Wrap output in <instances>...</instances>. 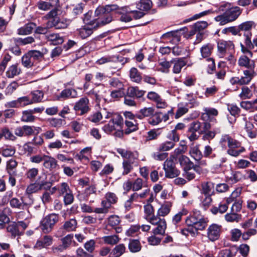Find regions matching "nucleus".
Listing matches in <instances>:
<instances>
[{"instance_id": "c85d7f7f", "label": "nucleus", "mask_w": 257, "mask_h": 257, "mask_svg": "<svg viewBox=\"0 0 257 257\" xmlns=\"http://www.w3.org/2000/svg\"><path fill=\"white\" fill-rule=\"evenodd\" d=\"M112 17L110 14H104L97 19L96 27L103 26L112 21Z\"/></svg>"}, {"instance_id": "9b49d317", "label": "nucleus", "mask_w": 257, "mask_h": 257, "mask_svg": "<svg viewBox=\"0 0 257 257\" xmlns=\"http://www.w3.org/2000/svg\"><path fill=\"white\" fill-rule=\"evenodd\" d=\"M53 240V239L51 236L45 235L37 240L34 248L37 249L47 248L52 244Z\"/></svg>"}, {"instance_id": "f257e3e1", "label": "nucleus", "mask_w": 257, "mask_h": 257, "mask_svg": "<svg viewBox=\"0 0 257 257\" xmlns=\"http://www.w3.org/2000/svg\"><path fill=\"white\" fill-rule=\"evenodd\" d=\"M187 149L185 145L180 144L178 148L175 149L173 154L171 156L172 159L166 160L164 164L166 177H177L179 175L180 171L175 167L173 159L177 158L180 155H183L182 154L187 151Z\"/></svg>"}, {"instance_id": "2f4dec72", "label": "nucleus", "mask_w": 257, "mask_h": 257, "mask_svg": "<svg viewBox=\"0 0 257 257\" xmlns=\"http://www.w3.org/2000/svg\"><path fill=\"white\" fill-rule=\"evenodd\" d=\"M125 246L123 244L116 245L110 252L109 257H119L125 251Z\"/></svg>"}, {"instance_id": "37998d69", "label": "nucleus", "mask_w": 257, "mask_h": 257, "mask_svg": "<svg viewBox=\"0 0 257 257\" xmlns=\"http://www.w3.org/2000/svg\"><path fill=\"white\" fill-rule=\"evenodd\" d=\"M175 143L172 141H166L161 144L158 149L160 152H166L173 149Z\"/></svg>"}, {"instance_id": "8fccbe9b", "label": "nucleus", "mask_w": 257, "mask_h": 257, "mask_svg": "<svg viewBox=\"0 0 257 257\" xmlns=\"http://www.w3.org/2000/svg\"><path fill=\"white\" fill-rule=\"evenodd\" d=\"M17 99L20 108L32 104V101H31V98L28 96L20 97Z\"/></svg>"}, {"instance_id": "4be33fe9", "label": "nucleus", "mask_w": 257, "mask_h": 257, "mask_svg": "<svg viewBox=\"0 0 257 257\" xmlns=\"http://www.w3.org/2000/svg\"><path fill=\"white\" fill-rule=\"evenodd\" d=\"M172 61L173 63V72L175 74L180 73L182 68L187 64L183 58H178Z\"/></svg>"}, {"instance_id": "6e6552de", "label": "nucleus", "mask_w": 257, "mask_h": 257, "mask_svg": "<svg viewBox=\"0 0 257 257\" xmlns=\"http://www.w3.org/2000/svg\"><path fill=\"white\" fill-rule=\"evenodd\" d=\"M89 101L87 97L81 98L74 106V109L79 115H83L90 109Z\"/></svg>"}, {"instance_id": "58836bf2", "label": "nucleus", "mask_w": 257, "mask_h": 257, "mask_svg": "<svg viewBox=\"0 0 257 257\" xmlns=\"http://www.w3.org/2000/svg\"><path fill=\"white\" fill-rule=\"evenodd\" d=\"M105 88L104 86L102 84L97 85L92 90V92L95 95L96 99H100L103 96V94L105 93Z\"/></svg>"}, {"instance_id": "f704fd0d", "label": "nucleus", "mask_w": 257, "mask_h": 257, "mask_svg": "<svg viewBox=\"0 0 257 257\" xmlns=\"http://www.w3.org/2000/svg\"><path fill=\"white\" fill-rule=\"evenodd\" d=\"M213 49V45L211 44H207L204 45L200 48V53L203 58H207L209 57Z\"/></svg>"}, {"instance_id": "e433bc0d", "label": "nucleus", "mask_w": 257, "mask_h": 257, "mask_svg": "<svg viewBox=\"0 0 257 257\" xmlns=\"http://www.w3.org/2000/svg\"><path fill=\"white\" fill-rule=\"evenodd\" d=\"M172 62V61L169 62L165 60H160L159 62V65L160 68H158L157 70L162 73H168L169 72Z\"/></svg>"}, {"instance_id": "79ce46f5", "label": "nucleus", "mask_w": 257, "mask_h": 257, "mask_svg": "<svg viewBox=\"0 0 257 257\" xmlns=\"http://www.w3.org/2000/svg\"><path fill=\"white\" fill-rule=\"evenodd\" d=\"M221 142L227 143L228 147L241 145V143L231 138L228 135L223 136L221 139Z\"/></svg>"}, {"instance_id": "4d7b16f0", "label": "nucleus", "mask_w": 257, "mask_h": 257, "mask_svg": "<svg viewBox=\"0 0 257 257\" xmlns=\"http://www.w3.org/2000/svg\"><path fill=\"white\" fill-rule=\"evenodd\" d=\"M117 13L121 15L120 20L123 22H127L128 21V16L127 15V7H123L118 8Z\"/></svg>"}, {"instance_id": "6ab92c4d", "label": "nucleus", "mask_w": 257, "mask_h": 257, "mask_svg": "<svg viewBox=\"0 0 257 257\" xmlns=\"http://www.w3.org/2000/svg\"><path fill=\"white\" fill-rule=\"evenodd\" d=\"M201 216L200 211L195 210L193 211V214L192 216L187 218L186 223L189 227L191 228L198 220H200Z\"/></svg>"}, {"instance_id": "7c9ffc66", "label": "nucleus", "mask_w": 257, "mask_h": 257, "mask_svg": "<svg viewBox=\"0 0 257 257\" xmlns=\"http://www.w3.org/2000/svg\"><path fill=\"white\" fill-rule=\"evenodd\" d=\"M35 120V116L31 110H26L22 111L21 121L25 122H32Z\"/></svg>"}, {"instance_id": "bb28decb", "label": "nucleus", "mask_w": 257, "mask_h": 257, "mask_svg": "<svg viewBox=\"0 0 257 257\" xmlns=\"http://www.w3.org/2000/svg\"><path fill=\"white\" fill-rule=\"evenodd\" d=\"M57 165L56 159L51 156L46 155L44 160L43 166L47 169L55 168Z\"/></svg>"}, {"instance_id": "5fc2aeb1", "label": "nucleus", "mask_w": 257, "mask_h": 257, "mask_svg": "<svg viewBox=\"0 0 257 257\" xmlns=\"http://www.w3.org/2000/svg\"><path fill=\"white\" fill-rule=\"evenodd\" d=\"M188 213V211L187 209L185 208H183L180 212L175 214L172 218V222L173 224H176L178 222H179L181 219L182 217L184 215H187Z\"/></svg>"}, {"instance_id": "dca6fc26", "label": "nucleus", "mask_w": 257, "mask_h": 257, "mask_svg": "<svg viewBox=\"0 0 257 257\" xmlns=\"http://www.w3.org/2000/svg\"><path fill=\"white\" fill-rule=\"evenodd\" d=\"M77 96V92L75 89H65L61 91L57 98L59 100H64L69 98H76Z\"/></svg>"}, {"instance_id": "393cba45", "label": "nucleus", "mask_w": 257, "mask_h": 257, "mask_svg": "<svg viewBox=\"0 0 257 257\" xmlns=\"http://www.w3.org/2000/svg\"><path fill=\"white\" fill-rule=\"evenodd\" d=\"M7 229L8 232L11 234L12 237L20 236L22 234L18 228V224L15 222L10 223L7 226Z\"/></svg>"}, {"instance_id": "9d476101", "label": "nucleus", "mask_w": 257, "mask_h": 257, "mask_svg": "<svg viewBox=\"0 0 257 257\" xmlns=\"http://www.w3.org/2000/svg\"><path fill=\"white\" fill-rule=\"evenodd\" d=\"M221 226L216 224H212L210 225L207 229V237L209 240L214 241L218 239L220 232Z\"/></svg>"}, {"instance_id": "49530a36", "label": "nucleus", "mask_w": 257, "mask_h": 257, "mask_svg": "<svg viewBox=\"0 0 257 257\" xmlns=\"http://www.w3.org/2000/svg\"><path fill=\"white\" fill-rule=\"evenodd\" d=\"M32 104L41 101L43 98L44 94L42 91L40 90H35L31 92Z\"/></svg>"}, {"instance_id": "f03ea898", "label": "nucleus", "mask_w": 257, "mask_h": 257, "mask_svg": "<svg viewBox=\"0 0 257 257\" xmlns=\"http://www.w3.org/2000/svg\"><path fill=\"white\" fill-rule=\"evenodd\" d=\"M58 220V215L55 213L49 214L42 219L40 227L44 233H48L51 232Z\"/></svg>"}, {"instance_id": "774afa93", "label": "nucleus", "mask_w": 257, "mask_h": 257, "mask_svg": "<svg viewBox=\"0 0 257 257\" xmlns=\"http://www.w3.org/2000/svg\"><path fill=\"white\" fill-rule=\"evenodd\" d=\"M163 120L162 113L155 114L149 120V123L153 125H157Z\"/></svg>"}, {"instance_id": "4c0bfd02", "label": "nucleus", "mask_w": 257, "mask_h": 257, "mask_svg": "<svg viewBox=\"0 0 257 257\" xmlns=\"http://www.w3.org/2000/svg\"><path fill=\"white\" fill-rule=\"evenodd\" d=\"M118 7L116 5H107L104 8H98L95 11V14L98 15L101 12L105 13V14H109L111 12L118 11Z\"/></svg>"}, {"instance_id": "ddd939ff", "label": "nucleus", "mask_w": 257, "mask_h": 257, "mask_svg": "<svg viewBox=\"0 0 257 257\" xmlns=\"http://www.w3.org/2000/svg\"><path fill=\"white\" fill-rule=\"evenodd\" d=\"M243 75L240 77L242 85L249 83L252 79L256 75L254 68L245 70L243 71Z\"/></svg>"}, {"instance_id": "f8f14e48", "label": "nucleus", "mask_w": 257, "mask_h": 257, "mask_svg": "<svg viewBox=\"0 0 257 257\" xmlns=\"http://www.w3.org/2000/svg\"><path fill=\"white\" fill-rule=\"evenodd\" d=\"M69 24V21L64 19H55L47 21V27H55L56 29H65Z\"/></svg>"}, {"instance_id": "c9c22d12", "label": "nucleus", "mask_w": 257, "mask_h": 257, "mask_svg": "<svg viewBox=\"0 0 257 257\" xmlns=\"http://www.w3.org/2000/svg\"><path fill=\"white\" fill-rule=\"evenodd\" d=\"M164 39H168L170 42L173 43L178 42L180 40V37L178 35L177 32H169L164 34L162 36Z\"/></svg>"}, {"instance_id": "3c124183", "label": "nucleus", "mask_w": 257, "mask_h": 257, "mask_svg": "<svg viewBox=\"0 0 257 257\" xmlns=\"http://www.w3.org/2000/svg\"><path fill=\"white\" fill-rule=\"evenodd\" d=\"M39 129H40L39 127H37L35 126H30L27 125H23V130L25 136H30L33 135L36 131H37V133H38Z\"/></svg>"}, {"instance_id": "c03bdc74", "label": "nucleus", "mask_w": 257, "mask_h": 257, "mask_svg": "<svg viewBox=\"0 0 257 257\" xmlns=\"http://www.w3.org/2000/svg\"><path fill=\"white\" fill-rule=\"evenodd\" d=\"M130 77L132 81L139 83L142 80V77L136 68H132L130 71Z\"/></svg>"}, {"instance_id": "de8ad7c7", "label": "nucleus", "mask_w": 257, "mask_h": 257, "mask_svg": "<svg viewBox=\"0 0 257 257\" xmlns=\"http://www.w3.org/2000/svg\"><path fill=\"white\" fill-rule=\"evenodd\" d=\"M77 227V221L75 219H71L65 222L63 228L68 231L74 230Z\"/></svg>"}, {"instance_id": "f3484780", "label": "nucleus", "mask_w": 257, "mask_h": 257, "mask_svg": "<svg viewBox=\"0 0 257 257\" xmlns=\"http://www.w3.org/2000/svg\"><path fill=\"white\" fill-rule=\"evenodd\" d=\"M21 72V69L18 64H15L9 66L6 72V76L9 78H13L18 76Z\"/></svg>"}, {"instance_id": "a19ab883", "label": "nucleus", "mask_w": 257, "mask_h": 257, "mask_svg": "<svg viewBox=\"0 0 257 257\" xmlns=\"http://www.w3.org/2000/svg\"><path fill=\"white\" fill-rule=\"evenodd\" d=\"M2 138L5 137V139L12 141H16L17 138L8 127H4L1 131Z\"/></svg>"}, {"instance_id": "69168bd1", "label": "nucleus", "mask_w": 257, "mask_h": 257, "mask_svg": "<svg viewBox=\"0 0 257 257\" xmlns=\"http://www.w3.org/2000/svg\"><path fill=\"white\" fill-rule=\"evenodd\" d=\"M73 238L72 234H68L62 239L63 249H66L71 244Z\"/></svg>"}, {"instance_id": "aec40b11", "label": "nucleus", "mask_w": 257, "mask_h": 257, "mask_svg": "<svg viewBox=\"0 0 257 257\" xmlns=\"http://www.w3.org/2000/svg\"><path fill=\"white\" fill-rule=\"evenodd\" d=\"M240 106L250 111H257V98L250 101H242Z\"/></svg>"}, {"instance_id": "412c9836", "label": "nucleus", "mask_w": 257, "mask_h": 257, "mask_svg": "<svg viewBox=\"0 0 257 257\" xmlns=\"http://www.w3.org/2000/svg\"><path fill=\"white\" fill-rule=\"evenodd\" d=\"M245 151V149L242 147L241 145L235 146H230L228 147V149L227 151V153L228 155L231 156L237 157L240 154L244 152Z\"/></svg>"}, {"instance_id": "a18cd8bd", "label": "nucleus", "mask_w": 257, "mask_h": 257, "mask_svg": "<svg viewBox=\"0 0 257 257\" xmlns=\"http://www.w3.org/2000/svg\"><path fill=\"white\" fill-rule=\"evenodd\" d=\"M11 206L13 208L23 209L25 204L22 199H19L17 198H13L10 200Z\"/></svg>"}, {"instance_id": "4468645a", "label": "nucleus", "mask_w": 257, "mask_h": 257, "mask_svg": "<svg viewBox=\"0 0 257 257\" xmlns=\"http://www.w3.org/2000/svg\"><path fill=\"white\" fill-rule=\"evenodd\" d=\"M238 64L240 67L248 69L254 68L255 67L254 62L245 55H242L239 57L238 60Z\"/></svg>"}, {"instance_id": "13d9d810", "label": "nucleus", "mask_w": 257, "mask_h": 257, "mask_svg": "<svg viewBox=\"0 0 257 257\" xmlns=\"http://www.w3.org/2000/svg\"><path fill=\"white\" fill-rule=\"evenodd\" d=\"M208 26V24L206 21H198L192 25V28L197 30L198 32H200L205 29Z\"/></svg>"}, {"instance_id": "864d4df0", "label": "nucleus", "mask_w": 257, "mask_h": 257, "mask_svg": "<svg viewBox=\"0 0 257 257\" xmlns=\"http://www.w3.org/2000/svg\"><path fill=\"white\" fill-rule=\"evenodd\" d=\"M22 64L26 67H31L34 64V61H33L31 57L28 52L22 58Z\"/></svg>"}, {"instance_id": "c756f323", "label": "nucleus", "mask_w": 257, "mask_h": 257, "mask_svg": "<svg viewBox=\"0 0 257 257\" xmlns=\"http://www.w3.org/2000/svg\"><path fill=\"white\" fill-rule=\"evenodd\" d=\"M93 28L91 26L85 25L78 30V34L82 39H85L92 34Z\"/></svg>"}, {"instance_id": "39448f33", "label": "nucleus", "mask_w": 257, "mask_h": 257, "mask_svg": "<svg viewBox=\"0 0 257 257\" xmlns=\"http://www.w3.org/2000/svg\"><path fill=\"white\" fill-rule=\"evenodd\" d=\"M217 53L220 58L225 57L227 53L234 51V45L231 41L219 40L217 42Z\"/></svg>"}, {"instance_id": "052dcab7", "label": "nucleus", "mask_w": 257, "mask_h": 257, "mask_svg": "<svg viewBox=\"0 0 257 257\" xmlns=\"http://www.w3.org/2000/svg\"><path fill=\"white\" fill-rule=\"evenodd\" d=\"M145 13L142 11L137 10L130 11V21L134 20H138L143 17Z\"/></svg>"}, {"instance_id": "473e14b6", "label": "nucleus", "mask_w": 257, "mask_h": 257, "mask_svg": "<svg viewBox=\"0 0 257 257\" xmlns=\"http://www.w3.org/2000/svg\"><path fill=\"white\" fill-rule=\"evenodd\" d=\"M141 244L138 239L130 238V251L132 252H137L141 250Z\"/></svg>"}, {"instance_id": "20e7f679", "label": "nucleus", "mask_w": 257, "mask_h": 257, "mask_svg": "<svg viewBox=\"0 0 257 257\" xmlns=\"http://www.w3.org/2000/svg\"><path fill=\"white\" fill-rule=\"evenodd\" d=\"M52 185L50 181H48L45 179H41L39 178L34 183L31 184L27 188L26 192L27 194H31L35 193L39 190L50 189Z\"/></svg>"}, {"instance_id": "1a4fd4ad", "label": "nucleus", "mask_w": 257, "mask_h": 257, "mask_svg": "<svg viewBox=\"0 0 257 257\" xmlns=\"http://www.w3.org/2000/svg\"><path fill=\"white\" fill-rule=\"evenodd\" d=\"M241 208V205L239 203H234L233 204L231 210L233 212L235 210V211H239ZM241 215L237 214L234 212L227 213L225 215V219L228 222H239L241 219Z\"/></svg>"}, {"instance_id": "09e8293b", "label": "nucleus", "mask_w": 257, "mask_h": 257, "mask_svg": "<svg viewBox=\"0 0 257 257\" xmlns=\"http://www.w3.org/2000/svg\"><path fill=\"white\" fill-rule=\"evenodd\" d=\"M104 243L111 245L116 244L119 241V237L116 235L105 236L102 237Z\"/></svg>"}, {"instance_id": "338daca9", "label": "nucleus", "mask_w": 257, "mask_h": 257, "mask_svg": "<svg viewBox=\"0 0 257 257\" xmlns=\"http://www.w3.org/2000/svg\"><path fill=\"white\" fill-rule=\"evenodd\" d=\"M251 96V91L247 87H243L241 89V92L239 94V96L242 99L249 98Z\"/></svg>"}, {"instance_id": "603ef678", "label": "nucleus", "mask_w": 257, "mask_h": 257, "mask_svg": "<svg viewBox=\"0 0 257 257\" xmlns=\"http://www.w3.org/2000/svg\"><path fill=\"white\" fill-rule=\"evenodd\" d=\"M19 84L16 81H13L10 83L6 88L5 94L6 95H11L18 88Z\"/></svg>"}, {"instance_id": "a211bd4d", "label": "nucleus", "mask_w": 257, "mask_h": 257, "mask_svg": "<svg viewBox=\"0 0 257 257\" xmlns=\"http://www.w3.org/2000/svg\"><path fill=\"white\" fill-rule=\"evenodd\" d=\"M46 37L47 40L54 45L61 44L64 42L63 37L57 33L49 34L46 36Z\"/></svg>"}, {"instance_id": "cd10ccee", "label": "nucleus", "mask_w": 257, "mask_h": 257, "mask_svg": "<svg viewBox=\"0 0 257 257\" xmlns=\"http://www.w3.org/2000/svg\"><path fill=\"white\" fill-rule=\"evenodd\" d=\"M153 6V3L151 0H140L137 4V8L140 11H148Z\"/></svg>"}, {"instance_id": "5701e85b", "label": "nucleus", "mask_w": 257, "mask_h": 257, "mask_svg": "<svg viewBox=\"0 0 257 257\" xmlns=\"http://www.w3.org/2000/svg\"><path fill=\"white\" fill-rule=\"evenodd\" d=\"M243 120L245 122L244 129L247 133L248 137L250 138H254L256 136V133L253 130L254 125L250 121H247L245 116L243 117Z\"/></svg>"}, {"instance_id": "0e129e2a", "label": "nucleus", "mask_w": 257, "mask_h": 257, "mask_svg": "<svg viewBox=\"0 0 257 257\" xmlns=\"http://www.w3.org/2000/svg\"><path fill=\"white\" fill-rule=\"evenodd\" d=\"M231 240L232 241H237L240 238L242 233L238 229H233L231 230Z\"/></svg>"}, {"instance_id": "ea45409f", "label": "nucleus", "mask_w": 257, "mask_h": 257, "mask_svg": "<svg viewBox=\"0 0 257 257\" xmlns=\"http://www.w3.org/2000/svg\"><path fill=\"white\" fill-rule=\"evenodd\" d=\"M156 225L157 226L153 230V233L154 234H164L166 228V222L165 220L161 221L160 223Z\"/></svg>"}, {"instance_id": "bf43d9fd", "label": "nucleus", "mask_w": 257, "mask_h": 257, "mask_svg": "<svg viewBox=\"0 0 257 257\" xmlns=\"http://www.w3.org/2000/svg\"><path fill=\"white\" fill-rule=\"evenodd\" d=\"M201 123L199 121H194L191 123L190 126L189 128V132H195L199 135L203 133V131L200 130Z\"/></svg>"}, {"instance_id": "7ed1b4c3", "label": "nucleus", "mask_w": 257, "mask_h": 257, "mask_svg": "<svg viewBox=\"0 0 257 257\" xmlns=\"http://www.w3.org/2000/svg\"><path fill=\"white\" fill-rule=\"evenodd\" d=\"M230 5L228 3L221 4L219 8L218 12L225 11L226 15L229 22L235 21L240 15L241 11L238 7L230 8Z\"/></svg>"}, {"instance_id": "6e6d98bb", "label": "nucleus", "mask_w": 257, "mask_h": 257, "mask_svg": "<svg viewBox=\"0 0 257 257\" xmlns=\"http://www.w3.org/2000/svg\"><path fill=\"white\" fill-rule=\"evenodd\" d=\"M189 154L192 158L197 161L199 160L202 156L201 152L199 151L197 146L191 148Z\"/></svg>"}, {"instance_id": "e2e57ef3", "label": "nucleus", "mask_w": 257, "mask_h": 257, "mask_svg": "<svg viewBox=\"0 0 257 257\" xmlns=\"http://www.w3.org/2000/svg\"><path fill=\"white\" fill-rule=\"evenodd\" d=\"M102 207L96 208L93 211L97 213H105L107 212V209L109 208V203L105 201H102L101 202Z\"/></svg>"}, {"instance_id": "423d86ee", "label": "nucleus", "mask_w": 257, "mask_h": 257, "mask_svg": "<svg viewBox=\"0 0 257 257\" xmlns=\"http://www.w3.org/2000/svg\"><path fill=\"white\" fill-rule=\"evenodd\" d=\"M178 160L180 165L183 168L184 171L186 173L187 177H191L188 172L193 168L194 171L199 173L200 170L199 166H194L193 163L188 157L185 155H181L179 157Z\"/></svg>"}, {"instance_id": "2eb2a0df", "label": "nucleus", "mask_w": 257, "mask_h": 257, "mask_svg": "<svg viewBox=\"0 0 257 257\" xmlns=\"http://www.w3.org/2000/svg\"><path fill=\"white\" fill-rule=\"evenodd\" d=\"M172 204L170 201L165 202L162 204L157 211L158 216L164 217L170 212Z\"/></svg>"}, {"instance_id": "a878e982", "label": "nucleus", "mask_w": 257, "mask_h": 257, "mask_svg": "<svg viewBox=\"0 0 257 257\" xmlns=\"http://www.w3.org/2000/svg\"><path fill=\"white\" fill-rule=\"evenodd\" d=\"M207 225V222L204 218L201 216L200 220H198L192 227H191V233L195 234L198 230L204 229Z\"/></svg>"}, {"instance_id": "b1692460", "label": "nucleus", "mask_w": 257, "mask_h": 257, "mask_svg": "<svg viewBox=\"0 0 257 257\" xmlns=\"http://www.w3.org/2000/svg\"><path fill=\"white\" fill-rule=\"evenodd\" d=\"M34 23H28L18 30V33L20 35H27L32 33L33 30L36 28Z\"/></svg>"}, {"instance_id": "680f3d73", "label": "nucleus", "mask_w": 257, "mask_h": 257, "mask_svg": "<svg viewBox=\"0 0 257 257\" xmlns=\"http://www.w3.org/2000/svg\"><path fill=\"white\" fill-rule=\"evenodd\" d=\"M144 91L139 90L137 87H132L130 90V97L140 98L144 95Z\"/></svg>"}, {"instance_id": "72a5a7b5", "label": "nucleus", "mask_w": 257, "mask_h": 257, "mask_svg": "<svg viewBox=\"0 0 257 257\" xmlns=\"http://www.w3.org/2000/svg\"><path fill=\"white\" fill-rule=\"evenodd\" d=\"M92 12L89 11L85 14L83 18V22L86 25L91 26L92 27H96L97 19H92Z\"/></svg>"}, {"instance_id": "0eeeda50", "label": "nucleus", "mask_w": 257, "mask_h": 257, "mask_svg": "<svg viewBox=\"0 0 257 257\" xmlns=\"http://www.w3.org/2000/svg\"><path fill=\"white\" fill-rule=\"evenodd\" d=\"M122 122V117L119 114H115L113 116L112 119H110L108 123L103 126V130L105 132L110 133L116 129L115 126L120 128L123 124Z\"/></svg>"}]
</instances>
